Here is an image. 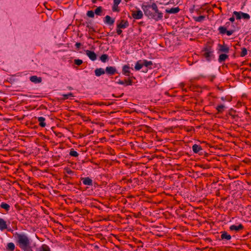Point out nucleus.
I'll return each mask as SVG.
<instances>
[{"label":"nucleus","mask_w":251,"mask_h":251,"mask_svg":"<svg viewBox=\"0 0 251 251\" xmlns=\"http://www.w3.org/2000/svg\"><path fill=\"white\" fill-rule=\"evenodd\" d=\"M141 8L145 15L148 18L153 19L156 21L162 19L163 13L159 10L155 2L151 4H142Z\"/></svg>","instance_id":"1"},{"label":"nucleus","mask_w":251,"mask_h":251,"mask_svg":"<svg viewBox=\"0 0 251 251\" xmlns=\"http://www.w3.org/2000/svg\"><path fill=\"white\" fill-rule=\"evenodd\" d=\"M14 236L17 245L23 251H33L31 248L30 240L26 234L16 232Z\"/></svg>","instance_id":"2"},{"label":"nucleus","mask_w":251,"mask_h":251,"mask_svg":"<svg viewBox=\"0 0 251 251\" xmlns=\"http://www.w3.org/2000/svg\"><path fill=\"white\" fill-rule=\"evenodd\" d=\"M203 56L207 61H210L213 57V50L210 48H205L202 50Z\"/></svg>","instance_id":"3"},{"label":"nucleus","mask_w":251,"mask_h":251,"mask_svg":"<svg viewBox=\"0 0 251 251\" xmlns=\"http://www.w3.org/2000/svg\"><path fill=\"white\" fill-rule=\"evenodd\" d=\"M132 16L135 19H141L143 17V14L141 10H138L135 11H133Z\"/></svg>","instance_id":"4"},{"label":"nucleus","mask_w":251,"mask_h":251,"mask_svg":"<svg viewBox=\"0 0 251 251\" xmlns=\"http://www.w3.org/2000/svg\"><path fill=\"white\" fill-rule=\"evenodd\" d=\"M115 19L111 18L110 16L106 15L103 20L104 23L108 25H112L115 22Z\"/></svg>","instance_id":"5"},{"label":"nucleus","mask_w":251,"mask_h":251,"mask_svg":"<svg viewBox=\"0 0 251 251\" xmlns=\"http://www.w3.org/2000/svg\"><path fill=\"white\" fill-rule=\"evenodd\" d=\"M86 54L92 61H95L97 59V55L93 51L86 50H85Z\"/></svg>","instance_id":"6"},{"label":"nucleus","mask_w":251,"mask_h":251,"mask_svg":"<svg viewBox=\"0 0 251 251\" xmlns=\"http://www.w3.org/2000/svg\"><path fill=\"white\" fill-rule=\"evenodd\" d=\"M8 228L7 222L3 218H0V230L4 231Z\"/></svg>","instance_id":"7"},{"label":"nucleus","mask_w":251,"mask_h":251,"mask_svg":"<svg viewBox=\"0 0 251 251\" xmlns=\"http://www.w3.org/2000/svg\"><path fill=\"white\" fill-rule=\"evenodd\" d=\"M244 228V226L242 224H239L238 225H232L229 226V229L231 231H235L238 232L240 230H242Z\"/></svg>","instance_id":"8"},{"label":"nucleus","mask_w":251,"mask_h":251,"mask_svg":"<svg viewBox=\"0 0 251 251\" xmlns=\"http://www.w3.org/2000/svg\"><path fill=\"white\" fill-rule=\"evenodd\" d=\"M122 73L126 76H129L130 75V67L129 65H125L122 68Z\"/></svg>","instance_id":"9"},{"label":"nucleus","mask_w":251,"mask_h":251,"mask_svg":"<svg viewBox=\"0 0 251 251\" xmlns=\"http://www.w3.org/2000/svg\"><path fill=\"white\" fill-rule=\"evenodd\" d=\"M129 26V23L127 21L122 20L120 23L117 24V27L122 29H125Z\"/></svg>","instance_id":"10"},{"label":"nucleus","mask_w":251,"mask_h":251,"mask_svg":"<svg viewBox=\"0 0 251 251\" xmlns=\"http://www.w3.org/2000/svg\"><path fill=\"white\" fill-rule=\"evenodd\" d=\"M117 72L115 67L112 66L107 67L105 69V73L109 75H113Z\"/></svg>","instance_id":"11"},{"label":"nucleus","mask_w":251,"mask_h":251,"mask_svg":"<svg viewBox=\"0 0 251 251\" xmlns=\"http://www.w3.org/2000/svg\"><path fill=\"white\" fill-rule=\"evenodd\" d=\"M219 51L225 53H228L229 51V48L225 45L218 44Z\"/></svg>","instance_id":"12"},{"label":"nucleus","mask_w":251,"mask_h":251,"mask_svg":"<svg viewBox=\"0 0 251 251\" xmlns=\"http://www.w3.org/2000/svg\"><path fill=\"white\" fill-rule=\"evenodd\" d=\"M82 180L83 184L85 185L92 186L93 185V181L89 177L82 178Z\"/></svg>","instance_id":"13"},{"label":"nucleus","mask_w":251,"mask_h":251,"mask_svg":"<svg viewBox=\"0 0 251 251\" xmlns=\"http://www.w3.org/2000/svg\"><path fill=\"white\" fill-rule=\"evenodd\" d=\"M180 11V9L178 7H173L170 9H166L165 11L167 13L169 14H176Z\"/></svg>","instance_id":"14"},{"label":"nucleus","mask_w":251,"mask_h":251,"mask_svg":"<svg viewBox=\"0 0 251 251\" xmlns=\"http://www.w3.org/2000/svg\"><path fill=\"white\" fill-rule=\"evenodd\" d=\"M30 80L35 83H39L42 81V79L40 77H37L36 75L31 76L30 77Z\"/></svg>","instance_id":"15"},{"label":"nucleus","mask_w":251,"mask_h":251,"mask_svg":"<svg viewBox=\"0 0 251 251\" xmlns=\"http://www.w3.org/2000/svg\"><path fill=\"white\" fill-rule=\"evenodd\" d=\"M105 71L102 68H97L95 70V75L97 76H100L104 74Z\"/></svg>","instance_id":"16"},{"label":"nucleus","mask_w":251,"mask_h":251,"mask_svg":"<svg viewBox=\"0 0 251 251\" xmlns=\"http://www.w3.org/2000/svg\"><path fill=\"white\" fill-rule=\"evenodd\" d=\"M192 148L193 152L195 153H198L202 150V148L200 145L197 144H194L193 145Z\"/></svg>","instance_id":"17"},{"label":"nucleus","mask_w":251,"mask_h":251,"mask_svg":"<svg viewBox=\"0 0 251 251\" xmlns=\"http://www.w3.org/2000/svg\"><path fill=\"white\" fill-rule=\"evenodd\" d=\"M221 238L222 240L226 239V240H229L231 239V237L226 231H223L222 232Z\"/></svg>","instance_id":"18"},{"label":"nucleus","mask_w":251,"mask_h":251,"mask_svg":"<svg viewBox=\"0 0 251 251\" xmlns=\"http://www.w3.org/2000/svg\"><path fill=\"white\" fill-rule=\"evenodd\" d=\"M38 121L39 122V126L42 127H44L46 126V124L45 122V118L43 117H39L37 118Z\"/></svg>","instance_id":"19"},{"label":"nucleus","mask_w":251,"mask_h":251,"mask_svg":"<svg viewBox=\"0 0 251 251\" xmlns=\"http://www.w3.org/2000/svg\"><path fill=\"white\" fill-rule=\"evenodd\" d=\"M15 245L13 243H8L7 244L6 249L7 251H13L15 250Z\"/></svg>","instance_id":"20"},{"label":"nucleus","mask_w":251,"mask_h":251,"mask_svg":"<svg viewBox=\"0 0 251 251\" xmlns=\"http://www.w3.org/2000/svg\"><path fill=\"white\" fill-rule=\"evenodd\" d=\"M94 13L98 16H101L102 13V8L101 6L98 7L94 11Z\"/></svg>","instance_id":"21"},{"label":"nucleus","mask_w":251,"mask_h":251,"mask_svg":"<svg viewBox=\"0 0 251 251\" xmlns=\"http://www.w3.org/2000/svg\"><path fill=\"white\" fill-rule=\"evenodd\" d=\"M0 207L1 208L4 209L7 212L8 211L10 210V206L5 202H2L0 204Z\"/></svg>","instance_id":"22"},{"label":"nucleus","mask_w":251,"mask_h":251,"mask_svg":"<svg viewBox=\"0 0 251 251\" xmlns=\"http://www.w3.org/2000/svg\"><path fill=\"white\" fill-rule=\"evenodd\" d=\"M228 58V55L226 54H221L219 55V62H222L225 61L226 59Z\"/></svg>","instance_id":"23"},{"label":"nucleus","mask_w":251,"mask_h":251,"mask_svg":"<svg viewBox=\"0 0 251 251\" xmlns=\"http://www.w3.org/2000/svg\"><path fill=\"white\" fill-rule=\"evenodd\" d=\"M225 108L226 106L224 104L218 105L216 107V109L218 111V113H222L224 111Z\"/></svg>","instance_id":"24"},{"label":"nucleus","mask_w":251,"mask_h":251,"mask_svg":"<svg viewBox=\"0 0 251 251\" xmlns=\"http://www.w3.org/2000/svg\"><path fill=\"white\" fill-rule=\"evenodd\" d=\"M143 66V64L141 63V61H138L136 62L135 66V69L136 71L140 70Z\"/></svg>","instance_id":"25"},{"label":"nucleus","mask_w":251,"mask_h":251,"mask_svg":"<svg viewBox=\"0 0 251 251\" xmlns=\"http://www.w3.org/2000/svg\"><path fill=\"white\" fill-rule=\"evenodd\" d=\"M38 251H51L50 248L47 245H43L39 249Z\"/></svg>","instance_id":"26"},{"label":"nucleus","mask_w":251,"mask_h":251,"mask_svg":"<svg viewBox=\"0 0 251 251\" xmlns=\"http://www.w3.org/2000/svg\"><path fill=\"white\" fill-rule=\"evenodd\" d=\"M205 18L204 16L201 15L198 17H194L193 18L196 22H201L204 20Z\"/></svg>","instance_id":"27"},{"label":"nucleus","mask_w":251,"mask_h":251,"mask_svg":"<svg viewBox=\"0 0 251 251\" xmlns=\"http://www.w3.org/2000/svg\"><path fill=\"white\" fill-rule=\"evenodd\" d=\"M108 56L106 54H103L100 57V60L103 63L106 62L108 60Z\"/></svg>","instance_id":"28"},{"label":"nucleus","mask_w":251,"mask_h":251,"mask_svg":"<svg viewBox=\"0 0 251 251\" xmlns=\"http://www.w3.org/2000/svg\"><path fill=\"white\" fill-rule=\"evenodd\" d=\"M143 66H145L147 67H148L151 65H152V63L151 61H148L147 60H144L143 61Z\"/></svg>","instance_id":"29"},{"label":"nucleus","mask_w":251,"mask_h":251,"mask_svg":"<svg viewBox=\"0 0 251 251\" xmlns=\"http://www.w3.org/2000/svg\"><path fill=\"white\" fill-rule=\"evenodd\" d=\"M86 15L89 18H93L95 17V13L93 11L89 10L87 12Z\"/></svg>","instance_id":"30"},{"label":"nucleus","mask_w":251,"mask_h":251,"mask_svg":"<svg viewBox=\"0 0 251 251\" xmlns=\"http://www.w3.org/2000/svg\"><path fill=\"white\" fill-rule=\"evenodd\" d=\"M241 18H243L244 19L249 20L250 19V16L249 14L243 12H241Z\"/></svg>","instance_id":"31"},{"label":"nucleus","mask_w":251,"mask_h":251,"mask_svg":"<svg viewBox=\"0 0 251 251\" xmlns=\"http://www.w3.org/2000/svg\"><path fill=\"white\" fill-rule=\"evenodd\" d=\"M218 30L221 34H224L226 33V28L224 26H220Z\"/></svg>","instance_id":"32"},{"label":"nucleus","mask_w":251,"mask_h":251,"mask_svg":"<svg viewBox=\"0 0 251 251\" xmlns=\"http://www.w3.org/2000/svg\"><path fill=\"white\" fill-rule=\"evenodd\" d=\"M62 96L63 97L64 100H66L69 99V98L74 97L73 94L72 93H69L67 94H62Z\"/></svg>","instance_id":"33"},{"label":"nucleus","mask_w":251,"mask_h":251,"mask_svg":"<svg viewBox=\"0 0 251 251\" xmlns=\"http://www.w3.org/2000/svg\"><path fill=\"white\" fill-rule=\"evenodd\" d=\"M69 154L72 156L77 157L78 156V153L73 149L70 151Z\"/></svg>","instance_id":"34"},{"label":"nucleus","mask_w":251,"mask_h":251,"mask_svg":"<svg viewBox=\"0 0 251 251\" xmlns=\"http://www.w3.org/2000/svg\"><path fill=\"white\" fill-rule=\"evenodd\" d=\"M241 12H237L234 11L233 12V15L235 16L237 19H241Z\"/></svg>","instance_id":"35"},{"label":"nucleus","mask_w":251,"mask_h":251,"mask_svg":"<svg viewBox=\"0 0 251 251\" xmlns=\"http://www.w3.org/2000/svg\"><path fill=\"white\" fill-rule=\"evenodd\" d=\"M247 54V50L245 48L242 49V51L240 54L241 57H244Z\"/></svg>","instance_id":"36"},{"label":"nucleus","mask_w":251,"mask_h":251,"mask_svg":"<svg viewBox=\"0 0 251 251\" xmlns=\"http://www.w3.org/2000/svg\"><path fill=\"white\" fill-rule=\"evenodd\" d=\"M125 84L126 86L132 85V81L130 79H126L125 80Z\"/></svg>","instance_id":"37"},{"label":"nucleus","mask_w":251,"mask_h":251,"mask_svg":"<svg viewBox=\"0 0 251 251\" xmlns=\"http://www.w3.org/2000/svg\"><path fill=\"white\" fill-rule=\"evenodd\" d=\"M112 10L114 12H118L119 11V9L118 8V5L117 4L116 5L115 4H113L112 6Z\"/></svg>","instance_id":"38"},{"label":"nucleus","mask_w":251,"mask_h":251,"mask_svg":"<svg viewBox=\"0 0 251 251\" xmlns=\"http://www.w3.org/2000/svg\"><path fill=\"white\" fill-rule=\"evenodd\" d=\"M75 64L77 65H80L83 63V61L81 59H77L74 60Z\"/></svg>","instance_id":"39"},{"label":"nucleus","mask_w":251,"mask_h":251,"mask_svg":"<svg viewBox=\"0 0 251 251\" xmlns=\"http://www.w3.org/2000/svg\"><path fill=\"white\" fill-rule=\"evenodd\" d=\"M122 28L117 27L116 29V32L118 34V35H121L122 33V30H121Z\"/></svg>","instance_id":"40"},{"label":"nucleus","mask_w":251,"mask_h":251,"mask_svg":"<svg viewBox=\"0 0 251 251\" xmlns=\"http://www.w3.org/2000/svg\"><path fill=\"white\" fill-rule=\"evenodd\" d=\"M233 30H226V34L227 35L230 36V35H232L233 34Z\"/></svg>","instance_id":"41"},{"label":"nucleus","mask_w":251,"mask_h":251,"mask_svg":"<svg viewBox=\"0 0 251 251\" xmlns=\"http://www.w3.org/2000/svg\"><path fill=\"white\" fill-rule=\"evenodd\" d=\"M121 1L122 0H113V4H115L116 5L117 4L119 5L121 3Z\"/></svg>","instance_id":"42"},{"label":"nucleus","mask_w":251,"mask_h":251,"mask_svg":"<svg viewBox=\"0 0 251 251\" xmlns=\"http://www.w3.org/2000/svg\"><path fill=\"white\" fill-rule=\"evenodd\" d=\"M117 83L119 84H121V85H124L125 84V81H123V80H119Z\"/></svg>","instance_id":"43"},{"label":"nucleus","mask_w":251,"mask_h":251,"mask_svg":"<svg viewBox=\"0 0 251 251\" xmlns=\"http://www.w3.org/2000/svg\"><path fill=\"white\" fill-rule=\"evenodd\" d=\"M81 46V44L80 43H76L75 45V46L77 49H79Z\"/></svg>","instance_id":"44"},{"label":"nucleus","mask_w":251,"mask_h":251,"mask_svg":"<svg viewBox=\"0 0 251 251\" xmlns=\"http://www.w3.org/2000/svg\"><path fill=\"white\" fill-rule=\"evenodd\" d=\"M229 20L231 22H233L235 20V18L234 17H230L229 19Z\"/></svg>","instance_id":"45"},{"label":"nucleus","mask_w":251,"mask_h":251,"mask_svg":"<svg viewBox=\"0 0 251 251\" xmlns=\"http://www.w3.org/2000/svg\"><path fill=\"white\" fill-rule=\"evenodd\" d=\"M67 173L68 174H70V175H71V174H72L73 173V171H71V170H69L67 171Z\"/></svg>","instance_id":"46"},{"label":"nucleus","mask_w":251,"mask_h":251,"mask_svg":"<svg viewBox=\"0 0 251 251\" xmlns=\"http://www.w3.org/2000/svg\"><path fill=\"white\" fill-rule=\"evenodd\" d=\"M221 99L222 100H223V101L225 100V98H224V97H222V98H221Z\"/></svg>","instance_id":"47"},{"label":"nucleus","mask_w":251,"mask_h":251,"mask_svg":"<svg viewBox=\"0 0 251 251\" xmlns=\"http://www.w3.org/2000/svg\"><path fill=\"white\" fill-rule=\"evenodd\" d=\"M87 27H88V28H89L90 29L92 28V27H91L89 25H87Z\"/></svg>","instance_id":"48"},{"label":"nucleus","mask_w":251,"mask_h":251,"mask_svg":"<svg viewBox=\"0 0 251 251\" xmlns=\"http://www.w3.org/2000/svg\"><path fill=\"white\" fill-rule=\"evenodd\" d=\"M99 104V105H102V104H103V103H102V102H100V103H99V104Z\"/></svg>","instance_id":"49"},{"label":"nucleus","mask_w":251,"mask_h":251,"mask_svg":"<svg viewBox=\"0 0 251 251\" xmlns=\"http://www.w3.org/2000/svg\"><path fill=\"white\" fill-rule=\"evenodd\" d=\"M250 66H251V64H250Z\"/></svg>","instance_id":"50"}]
</instances>
